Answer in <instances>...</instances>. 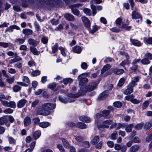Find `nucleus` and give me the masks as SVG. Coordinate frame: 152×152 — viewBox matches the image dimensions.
I'll use <instances>...</instances> for the list:
<instances>
[{
	"mask_svg": "<svg viewBox=\"0 0 152 152\" xmlns=\"http://www.w3.org/2000/svg\"><path fill=\"white\" fill-rule=\"evenodd\" d=\"M80 92H78L75 94L72 93L69 94H68V98L67 99L65 98L61 97L60 96L59 97V101L61 102L64 103H66L68 102H72L75 101V98L79 97L80 95Z\"/></svg>",
	"mask_w": 152,
	"mask_h": 152,
	"instance_id": "f257e3e1",
	"label": "nucleus"
},
{
	"mask_svg": "<svg viewBox=\"0 0 152 152\" xmlns=\"http://www.w3.org/2000/svg\"><path fill=\"white\" fill-rule=\"evenodd\" d=\"M130 3L131 9L133 11L132 14V16L133 18L136 19L141 18L140 15L136 11V7H134V4L133 0H129Z\"/></svg>",
	"mask_w": 152,
	"mask_h": 152,
	"instance_id": "f03ea898",
	"label": "nucleus"
},
{
	"mask_svg": "<svg viewBox=\"0 0 152 152\" xmlns=\"http://www.w3.org/2000/svg\"><path fill=\"white\" fill-rule=\"evenodd\" d=\"M56 106L55 104L50 103H46L42 105V108L45 110L50 112V110L54 109Z\"/></svg>",
	"mask_w": 152,
	"mask_h": 152,
	"instance_id": "7ed1b4c3",
	"label": "nucleus"
},
{
	"mask_svg": "<svg viewBox=\"0 0 152 152\" xmlns=\"http://www.w3.org/2000/svg\"><path fill=\"white\" fill-rule=\"evenodd\" d=\"M113 72L116 75H118L123 73L124 72L123 69H111L108 72L107 74H110Z\"/></svg>",
	"mask_w": 152,
	"mask_h": 152,
	"instance_id": "20e7f679",
	"label": "nucleus"
},
{
	"mask_svg": "<svg viewBox=\"0 0 152 152\" xmlns=\"http://www.w3.org/2000/svg\"><path fill=\"white\" fill-rule=\"evenodd\" d=\"M22 79L23 82H18V84L22 86H28V84L26 83H29L30 80L26 76H23L22 77Z\"/></svg>",
	"mask_w": 152,
	"mask_h": 152,
	"instance_id": "39448f33",
	"label": "nucleus"
},
{
	"mask_svg": "<svg viewBox=\"0 0 152 152\" xmlns=\"http://www.w3.org/2000/svg\"><path fill=\"white\" fill-rule=\"evenodd\" d=\"M120 53L122 55H125L127 59L122 61V62L120 63V65L121 66H124V65L126 64H130V61L129 60H128V59L129 58V57L128 55V54L127 53L123 52H121Z\"/></svg>",
	"mask_w": 152,
	"mask_h": 152,
	"instance_id": "423d86ee",
	"label": "nucleus"
},
{
	"mask_svg": "<svg viewBox=\"0 0 152 152\" xmlns=\"http://www.w3.org/2000/svg\"><path fill=\"white\" fill-rule=\"evenodd\" d=\"M37 113L38 115H47L50 113V112L45 110L41 107L37 110Z\"/></svg>",
	"mask_w": 152,
	"mask_h": 152,
	"instance_id": "0eeeda50",
	"label": "nucleus"
},
{
	"mask_svg": "<svg viewBox=\"0 0 152 152\" xmlns=\"http://www.w3.org/2000/svg\"><path fill=\"white\" fill-rule=\"evenodd\" d=\"M80 5V4H76L70 6V8L71 9L72 12L75 15L78 16L79 15L80 12L78 10L75 9V7H78Z\"/></svg>",
	"mask_w": 152,
	"mask_h": 152,
	"instance_id": "6e6552de",
	"label": "nucleus"
},
{
	"mask_svg": "<svg viewBox=\"0 0 152 152\" xmlns=\"http://www.w3.org/2000/svg\"><path fill=\"white\" fill-rule=\"evenodd\" d=\"M82 19L85 26L87 28L90 27L91 25V23L88 18L86 17H83L82 18Z\"/></svg>",
	"mask_w": 152,
	"mask_h": 152,
	"instance_id": "1a4fd4ad",
	"label": "nucleus"
},
{
	"mask_svg": "<svg viewBox=\"0 0 152 152\" xmlns=\"http://www.w3.org/2000/svg\"><path fill=\"white\" fill-rule=\"evenodd\" d=\"M113 123V120L110 119L104 121L102 123V126L106 128H108L109 127V125L112 124Z\"/></svg>",
	"mask_w": 152,
	"mask_h": 152,
	"instance_id": "9d476101",
	"label": "nucleus"
},
{
	"mask_svg": "<svg viewBox=\"0 0 152 152\" xmlns=\"http://www.w3.org/2000/svg\"><path fill=\"white\" fill-rule=\"evenodd\" d=\"M91 8L93 11V14L94 15L96 13V9L98 11L101 10L102 9V7L101 6H98L96 7L94 5H91Z\"/></svg>",
	"mask_w": 152,
	"mask_h": 152,
	"instance_id": "9b49d317",
	"label": "nucleus"
},
{
	"mask_svg": "<svg viewBox=\"0 0 152 152\" xmlns=\"http://www.w3.org/2000/svg\"><path fill=\"white\" fill-rule=\"evenodd\" d=\"M97 86V84L95 82H92L88 86L87 88V91H90L94 89Z\"/></svg>",
	"mask_w": 152,
	"mask_h": 152,
	"instance_id": "f8f14e48",
	"label": "nucleus"
},
{
	"mask_svg": "<svg viewBox=\"0 0 152 152\" xmlns=\"http://www.w3.org/2000/svg\"><path fill=\"white\" fill-rule=\"evenodd\" d=\"M29 44L33 46H37L39 43V42L32 38H30L28 41Z\"/></svg>",
	"mask_w": 152,
	"mask_h": 152,
	"instance_id": "ddd939ff",
	"label": "nucleus"
},
{
	"mask_svg": "<svg viewBox=\"0 0 152 152\" xmlns=\"http://www.w3.org/2000/svg\"><path fill=\"white\" fill-rule=\"evenodd\" d=\"M31 123V120L30 118L28 116H26L24 118L23 120L24 125L25 126H26L30 125Z\"/></svg>",
	"mask_w": 152,
	"mask_h": 152,
	"instance_id": "4468645a",
	"label": "nucleus"
},
{
	"mask_svg": "<svg viewBox=\"0 0 152 152\" xmlns=\"http://www.w3.org/2000/svg\"><path fill=\"white\" fill-rule=\"evenodd\" d=\"M26 101L25 99H22L20 100L17 103V107L18 108L23 107L25 105Z\"/></svg>",
	"mask_w": 152,
	"mask_h": 152,
	"instance_id": "2eb2a0df",
	"label": "nucleus"
},
{
	"mask_svg": "<svg viewBox=\"0 0 152 152\" xmlns=\"http://www.w3.org/2000/svg\"><path fill=\"white\" fill-rule=\"evenodd\" d=\"M64 17L67 20L71 21H73L75 20L74 17L70 13H66L64 15Z\"/></svg>",
	"mask_w": 152,
	"mask_h": 152,
	"instance_id": "dca6fc26",
	"label": "nucleus"
},
{
	"mask_svg": "<svg viewBox=\"0 0 152 152\" xmlns=\"http://www.w3.org/2000/svg\"><path fill=\"white\" fill-rule=\"evenodd\" d=\"M110 112V110H104L102 112V113L103 114V115L104 117H107V118H110L112 117V115H109Z\"/></svg>",
	"mask_w": 152,
	"mask_h": 152,
	"instance_id": "f3484780",
	"label": "nucleus"
},
{
	"mask_svg": "<svg viewBox=\"0 0 152 152\" xmlns=\"http://www.w3.org/2000/svg\"><path fill=\"white\" fill-rule=\"evenodd\" d=\"M99 136H95L91 141V143L93 145H95L97 144L99 142Z\"/></svg>",
	"mask_w": 152,
	"mask_h": 152,
	"instance_id": "a211bd4d",
	"label": "nucleus"
},
{
	"mask_svg": "<svg viewBox=\"0 0 152 152\" xmlns=\"http://www.w3.org/2000/svg\"><path fill=\"white\" fill-rule=\"evenodd\" d=\"M140 148V147L138 145H134L132 146L129 151V152H136Z\"/></svg>",
	"mask_w": 152,
	"mask_h": 152,
	"instance_id": "6ab92c4d",
	"label": "nucleus"
},
{
	"mask_svg": "<svg viewBox=\"0 0 152 152\" xmlns=\"http://www.w3.org/2000/svg\"><path fill=\"white\" fill-rule=\"evenodd\" d=\"M62 141L63 145L64 147L66 148H69L70 147V145L69 144L68 142L65 139L63 138L62 139Z\"/></svg>",
	"mask_w": 152,
	"mask_h": 152,
	"instance_id": "aec40b11",
	"label": "nucleus"
},
{
	"mask_svg": "<svg viewBox=\"0 0 152 152\" xmlns=\"http://www.w3.org/2000/svg\"><path fill=\"white\" fill-rule=\"evenodd\" d=\"M111 66L110 64H107L105 66H104L101 71V74H102L104 72L108 70L111 67Z\"/></svg>",
	"mask_w": 152,
	"mask_h": 152,
	"instance_id": "412c9836",
	"label": "nucleus"
},
{
	"mask_svg": "<svg viewBox=\"0 0 152 152\" xmlns=\"http://www.w3.org/2000/svg\"><path fill=\"white\" fill-rule=\"evenodd\" d=\"M23 33L26 35H30L32 34L33 31L31 29L26 28L23 30Z\"/></svg>",
	"mask_w": 152,
	"mask_h": 152,
	"instance_id": "4be33fe9",
	"label": "nucleus"
},
{
	"mask_svg": "<svg viewBox=\"0 0 152 152\" xmlns=\"http://www.w3.org/2000/svg\"><path fill=\"white\" fill-rule=\"evenodd\" d=\"M50 125L49 123L47 122H41L39 124V125L41 127L45 128L47 127Z\"/></svg>",
	"mask_w": 152,
	"mask_h": 152,
	"instance_id": "5701e85b",
	"label": "nucleus"
},
{
	"mask_svg": "<svg viewBox=\"0 0 152 152\" xmlns=\"http://www.w3.org/2000/svg\"><path fill=\"white\" fill-rule=\"evenodd\" d=\"M131 41L133 45H134L139 47L141 45L140 42L137 40L131 39Z\"/></svg>",
	"mask_w": 152,
	"mask_h": 152,
	"instance_id": "b1692460",
	"label": "nucleus"
},
{
	"mask_svg": "<svg viewBox=\"0 0 152 152\" xmlns=\"http://www.w3.org/2000/svg\"><path fill=\"white\" fill-rule=\"evenodd\" d=\"M73 50L75 53H79L81 52L82 49L78 46H75L73 48Z\"/></svg>",
	"mask_w": 152,
	"mask_h": 152,
	"instance_id": "393cba45",
	"label": "nucleus"
},
{
	"mask_svg": "<svg viewBox=\"0 0 152 152\" xmlns=\"http://www.w3.org/2000/svg\"><path fill=\"white\" fill-rule=\"evenodd\" d=\"M79 119L80 121L86 122H88L90 120V118H89L85 116H80Z\"/></svg>",
	"mask_w": 152,
	"mask_h": 152,
	"instance_id": "a878e982",
	"label": "nucleus"
},
{
	"mask_svg": "<svg viewBox=\"0 0 152 152\" xmlns=\"http://www.w3.org/2000/svg\"><path fill=\"white\" fill-rule=\"evenodd\" d=\"M144 126L143 122L137 124L134 127L135 129L137 130H139L142 129V128Z\"/></svg>",
	"mask_w": 152,
	"mask_h": 152,
	"instance_id": "bb28decb",
	"label": "nucleus"
},
{
	"mask_svg": "<svg viewBox=\"0 0 152 152\" xmlns=\"http://www.w3.org/2000/svg\"><path fill=\"white\" fill-rule=\"evenodd\" d=\"M73 81L72 79L70 78H66L63 80V83L65 84L66 85L68 83H70Z\"/></svg>",
	"mask_w": 152,
	"mask_h": 152,
	"instance_id": "cd10ccee",
	"label": "nucleus"
},
{
	"mask_svg": "<svg viewBox=\"0 0 152 152\" xmlns=\"http://www.w3.org/2000/svg\"><path fill=\"white\" fill-rule=\"evenodd\" d=\"M30 51L34 55H38V51L36 48L31 46L30 47Z\"/></svg>",
	"mask_w": 152,
	"mask_h": 152,
	"instance_id": "c85d7f7f",
	"label": "nucleus"
},
{
	"mask_svg": "<svg viewBox=\"0 0 152 152\" xmlns=\"http://www.w3.org/2000/svg\"><path fill=\"white\" fill-rule=\"evenodd\" d=\"M133 127V124H130L128 125L125 128V130L127 132H130L132 131V129Z\"/></svg>",
	"mask_w": 152,
	"mask_h": 152,
	"instance_id": "c756f323",
	"label": "nucleus"
},
{
	"mask_svg": "<svg viewBox=\"0 0 152 152\" xmlns=\"http://www.w3.org/2000/svg\"><path fill=\"white\" fill-rule=\"evenodd\" d=\"M144 41L146 44H152V37L148 39L145 37L144 38Z\"/></svg>",
	"mask_w": 152,
	"mask_h": 152,
	"instance_id": "7c9ffc66",
	"label": "nucleus"
},
{
	"mask_svg": "<svg viewBox=\"0 0 152 152\" xmlns=\"http://www.w3.org/2000/svg\"><path fill=\"white\" fill-rule=\"evenodd\" d=\"M151 127V123L149 122H146L144 125V128L146 130L149 129Z\"/></svg>",
	"mask_w": 152,
	"mask_h": 152,
	"instance_id": "2f4dec72",
	"label": "nucleus"
},
{
	"mask_svg": "<svg viewBox=\"0 0 152 152\" xmlns=\"http://www.w3.org/2000/svg\"><path fill=\"white\" fill-rule=\"evenodd\" d=\"M133 91V88L128 87L124 91V94H129Z\"/></svg>",
	"mask_w": 152,
	"mask_h": 152,
	"instance_id": "473e14b6",
	"label": "nucleus"
},
{
	"mask_svg": "<svg viewBox=\"0 0 152 152\" xmlns=\"http://www.w3.org/2000/svg\"><path fill=\"white\" fill-rule=\"evenodd\" d=\"M41 135V132L40 131H38L35 132L33 134L34 138L35 139H38Z\"/></svg>",
	"mask_w": 152,
	"mask_h": 152,
	"instance_id": "72a5a7b5",
	"label": "nucleus"
},
{
	"mask_svg": "<svg viewBox=\"0 0 152 152\" xmlns=\"http://www.w3.org/2000/svg\"><path fill=\"white\" fill-rule=\"evenodd\" d=\"M58 45L57 43H56L53 46H52V53H56L58 50Z\"/></svg>",
	"mask_w": 152,
	"mask_h": 152,
	"instance_id": "f704fd0d",
	"label": "nucleus"
},
{
	"mask_svg": "<svg viewBox=\"0 0 152 152\" xmlns=\"http://www.w3.org/2000/svg\"><path fill=\"white\" fill-rule=\"evenodd\" d=\"M77 126L80 129H84L86 128V125L82 123H78L77 124Z\"/></svg>",
	"mask_w": 152,
	"mask_h": 152,
	"instance_id": "c9c22d12",
	"label": "nucleus"
},
{
	"mask_svg": "<svg viewBox=\"0 0 152 152\" xmlns=\"http://www.w3.org/2000/svg\"><path fill=\"white\" fill-rule=\"evenodd\" d=\"M25 40L24 39L18 38L15 40V42L18 44H23L25 42Z\"/></svg>",
	"mask_w": 152,
	"mask_h": 152,
	"instance_id": "e433bc0d",
	"label": "nucleus"
},
{
	"mask_svg": "<svg viewBox=\"0 0 152 152\" xmlns=\"http://www.w3.org/2000/svg\"><path fill=\"white\" fill-rule=\"evenodd\" d=\"M124 82L125 79L124 78L122 77L119 80L118 84V86L119 87L122 86L124 84Z\"/></svg>",
	"mask_w": 152,
	"mask_h": 152,
	"instance_id": "4c0bfd02",
	"label": "nucleus"
},
{
	"mask_svg": "<svg viewBox=\"0 0 152 152\" xmlns=\"http://www.w3.org/2000/svg\"><path fill=\"white\" fill-rule=\"evenodd\" d=\"M141 62L143 64L146 65L149 64L150 61L148 59H147V58L145 57V58L141 60Z\"/></svg>",
	"mask_w": 152,
	"mask_h": 152,
	"instance_id": "58836bf2",
	"label": "nucleus"
},
{
	"mask_svg": "<svg viewBox=\"0 0 152 152\" xmlns=\"http://www.w3.org/2000/svg\"><path fill=\"white\" fill-rule=\"evenodd\" d=\"M7 118L5 116H3L0 118V124H4L6 121L7 120Z\"/></svg>",
	"mask_w": 152,
	"mask_h": 152,
	"instance_id": "ea45409f",
	"label": "nucleus"
},
{
	"mask_svg": "<svg viewBox=\"0 0 152 152\" xmlns=\"http://www.w3.org/2000/svg\"><path fill=\"white\" fill-rule=\"evenodd\" d=\"M40 72L39 70H37L34 71L31 73V75L34 76H36L40 74Z\"/></svg>",
	"mask_w": 152,
	"mask_h": 152,
	"instance_id": "a19ab883",
	"label": "nucleus"
},
{
	"mask_svg": "<svg viewBox=\"0 0 152 152\" xmlns=\"http://www.w3.org/2000/svg\"><path fill=\"white\" fill-rule=\"evenodd\" d=\"M122 105V103L120 102H116L113 103V105L117 107H121Z\"/></svg>",
	"mask_w": 152,
	"mask_h": 152,
	"instance_id": "79ce46f5",
	"label": "nucleus"
},
{
	"mask_svg": "<svg viewBox=\"0 0 152 152\" xmlns=\"http://www.w3.org/2000/svg\"><path fill=\"white\" fill-rule=\"evenodd\" d=\"M8 107L15 108L16 107V104L15 102L10 101L9 102Z\"/></svg>",
	"mask_w": 152,
	"mask_h": 152,
	"instance_id": "37998d69",
	"label": "nucleus"
},
{
	"mask_svg": "<svg viewBox=\"0 0 152 152\" xmlns=\"http://www.w3.org/2000/svg\"><path fill=\"white\" fill-rule=\"evenodd\" d=\"M84 12L87 15H91V12L90 10L87 8H85L83 10Z\"/></svg>",
	"mask_w": 152,
	"mask_h": 152,
	"instance_id": "c03bdc74",
	"label": "nucleus"
},
{
	"mask_svg": "<svg viewBox=\"0 0 152 152\" xmlns=\"http://www.w3.org/2000/svg\"><path fill=\"white\" fill-rule=\"evenodd\" d=\"M12 44L11 43H7L5 42H0V46H1L4 48H7L9 45H11Z\"/></svg>",
	"mask_w": 152,
	"mask_h": 152,
	"instance_id": "a18cd8bd",
	"label": "nucleus"
},
{
	"mask_svg": "<svg viewBox=\"0 0 152 152\" xmlns=\"http://www.w3.org/2000/svg\"><path fill=\"white\" fill-rule=\"evenodd\" d=\"M149 102L148 101H145L143 103L142 107L143 109H145L148 106Z\"/></svg>",
	"mask_w": 152,
	"mask_h": 152,
	"instance_id": "49530a36",
	"label": "nucleus"
},
{
	"mask_svg": "<svg viewBox=\"0 0 152 152\" xmlns=\"http://www.w3.org/2000/svg\"><path fill=\"white\" fill-rule=\"evenodd\" d=\"M140 77L138 76L134 77L132 78L131 81L136 84V83L138 82Z\"/></svg>",
	"mask_w": 152,
	"mask_h": 152,
	"instance_id": "de8ad7c7",
	"label": "nucleus"
},
{
	"mask_svg": "<svg viewBox=\"0 0 152 152\" xmlns=\"http://www.w3.org/2000/svg\"><path fill=\"white\" fill-rule=\"evenodd\" d=\"M56 87V84L55 83H53L52 84H49L48 86V88H50L52 90L55 89Z\"/></svg>",
	"mask_w": 152,
	"mask_h": 152,
	"instance_id": "09e8293b",
	"label": "nucleus"
},
{
	"mask_svg": "<svg viewBox=\"0 0 152 152\" xmlns=\"http://www.w3.org/2000/svg\"><path fill=\"white\" fill-rule=\"evenodd\" d=\"M21 89V87L18 85H15L14 86L13 88V89L14 92H17L19 91Z\"/></svg>",
	"mask_w": 152,
	"mask_h": 152,
	"instance_id": "8fccbe9b",
	"label": "nucleus"
},
{
	"mask_svg": "<svg viewBox=\"0 0 152 152\" xmlns=\"http://www.w3.org/2000/svg\"><path fill=\"white\" fill-rule=\"evenodd\" d=\"M13 112V110L10 108H8L4 110L3 112L5 114L11 113Z\"/></svg>",
	"mask_w": 152,
	"mask_h": 152,
	"instance_id": "3c124183",
	"label": "nucleus"
},
{
	"mask_svg": "<svg viewBox=\"0 0 152 152\" xmlns=\"http://www.w3.org/2000/svg\"><path fill=\"white\" fill-rule=\"evenodd\" d=\"M120 27L124 28L126 30H129L131 29V26H126V24H122L121 26H120Z\"/></svg>",
	"mask_w": 152,
	"mask_h": 152,
	"instance_id": "603ef678",
	"label": "nucleus"
},
{
	"mask_svg": "<svg viewBox=\"0 0 152 152\" xmlns=\"http://www.w3.org/2000/svg\"><path fill=\"white\" fill-rule=\"evenodd\" d=\"M10 96H5L4 94L2 93H0V99H8L9 98Z\"/></svg>",
	"mask_w": 152,
	"mask_h": 152,
	"instance_id": "864d4df0",
	"label": "nucleus"
},
{
	"mask_svg": "<svg viewBox=\"0 0 152 152\" xmlns=\"http://www.w3.org/2000/svg\"><path fill=\"white\" fill-rule=\"evenodd\" d=\"M145 57L148 59L152 60V54L150 53H147L145 55Z\"/></svg>",
	"mask_w": 152,
	"mask_h": 152,
	"instance_id": "5fc2aeb1",
	"label": "nucleus"
},
{
	"mask_svg": "<svg viewBox=\"0 0 152 152\" xmlns=\"http://www.w3.org/2000/svg\"><path fill=\"white\" fill-rule=\"evenodd\" d=\"M75 140L77 142H80L82 141L83 139V138L80 136H75Z\"/></svg>",
	"mask_w": 152,
	"mask_h": 152,
	"instance_id": "6e6d98bb",
	"label": "nucleus"
},
{
	"mask_svg": "<svg viewBox=\"0 0 152 152\" xmlns=\"http://www.w3.org/2000/svg\"><path fill=\"white\" fill-rule=\"evenodd\" d=\"M103 142L102 141H100L98 144H97L95 146L96 148L97 149H100L102 148V145Z\"/></svg>",
	"mask_w": 152,
	"mask_h": 152,
	"instance_id": "4d7b16f0",
	"label": "nucleus"
},
{
	"mask_svg": "<svg viewBox=\"0 0 152 152\" xmlns=\"http://www.w3.org/2000/svg\"><path fill=\"white\" fill-rule=\"evenodd\" d=\"M59 49L60 50L62 55L64 56H66V54L65 52V49L63 47H60L59 48Z\"/></svg>",
	"mask_w": 152,
	"mask_h": 152,
	"instance_id": "13d9d810",
	"label": "nucleus"
},
{
	"mask_svg": "<svg viewBox=\"0 0 152 152\" xmlns=\"http://www.w3.org/2000/svg\"><path fill=\"white\" fill-rule=\"evenodd\" d=\"M1 103L2 105L7 107H8L9 102L5 100H1Z\"/></svg>",
	"mask_w": 152,
	"mask_h": 152,
	"instance_id": "bf43d9fd",
	"label": "nucleus"
},
{
	"mask_svg": "<svg viewBox=\"0 0 152 152\" xmlns=\"http://www.w3.org/2000/svg\"><path fill=\"white\" fill-rule=\"evenodd\" d=\"M108 146L110 148H113L114 146V143L112 141H109L107 143Z\"/></svg>",
	"mask_w": 152,
	"mask_h": 152,
	"instance_id": "052dcab7",
	"label": "nucleus"
},
{
	"mask_svg": "<svg viewBox=\"0 0 152 152\" xmlns=\"http://www.w3.org/2000/svg\"><path fill=\"white\" fill-rule=\"evenodd\" d=\"M152 140V135L151 134L148 135L146 138L147 142H149Z\"/></svg>",
	"mask_w": 152,
	"mask_h": 152,
	"instance_id": "680f3d73",
	"label": "nucleus"
},
{
	"mask_svg": "<svg viewBox=\"0 0 152 152\" xmlns=\"http://www.w3.org/2000/svg\"><path fill=\"white\" fill-rule=\"evenodd\" d=\"M117 134V133L116 132H114L111 135V139L113 140L116 139L115 136Z\"/></svg>",
	"mask_w": 152,
	"mask_h": 152,
	"instance_id": "e2e57ef3",
	"label": "nucleus"
},
{
	"mask_svg": "<svg viewBox=\"0 0 152 152\" xmlns=\"http://www.w3.org/2000/svg\"><path fill=\"white\" fill-rule=\"evenodd\" d=\"M122 19L120 18H118L116 20L115 22L117 24H118L119 26H120V27L121 25V23H122Z\"/></svg>",
	"mask_w": 152,
	"mask_h": 152,
	"instance_id": "0e129e2a",
	"label": "nucleus"
},
{
	"mask_svg": "<svg viewBox=\"0 0 152 152\" xmlns=\"http://www.w3.org/2000/svg\"><path fill=\"white\" fill-rule=\"evenodd\" d=\"M57 147L60 151L61 152H64L65 151L63 147L61 144H59L57 145Z\"/></svg>",
	"mask_w": 152,
	"mask_h": 152,
	"instance_id": "69168bd1",
	"label": "nucleus"
},
{
	"mask_svg": "<svg viewBox=\"0 0 152 152\" xmlns=\"http://www.w3.org/2000/svg\"><path fill=\"white\" fill-rule=\"evenodd\" d=\"M39 101L38 100H36L34 101L31 104V107H35L38 104Z\"/></svg>",
	"mask_w": 152,
	"mask_h": 152,
	"instance_id": "338daca9",
	"label": "nucleus"
},
{
	"mask_svg": "<svg viewBox=\"0 0 152 152\" xmlns=\"http://www.w3.org/2000/svg\"><path fill=\"white\" fill-rule=\"evenodd\" d=\"M48 41V39L47 38L45 37H43L41 39L42 42L44 44H46Z\"/></svg>",
	"mask_w": 152,
	"mask_h": 152,
	"instance_id": "774afa93",
	"label": "nucleus"
}]
</instances>
